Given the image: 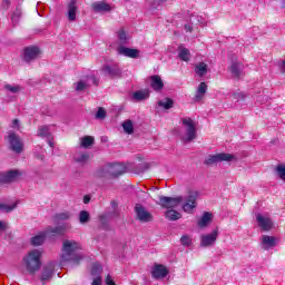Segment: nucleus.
I'll return each mask as SVG.
<instances>
[{
	"instance_id": "1",
	"label": "nucleus",
	"mask_w": 285,
	"mask_h": 285,
	"mask_svg": "<svg viewBox=\"0 0 285 285\" xmlns=\"http://www.w3.org/2000/svg\"><path fill=\"white\" fill-rule=\"evenodd\" d=\"M78 250H81V245L76 240H65L62 243V262H70L71 266L79 265V262L83 259V257L77 254Z\"/></svg>"
},
{
	"instance_id": "19",
	"label": "nucleus",
	"mask_w": 285,
	"mask_h": 285,
	"mask_svg": "<svg viewBox=\"0 0 285 285\" xmlns=\"http://www.w3.org/2000/svg\"><path fill=\"white\" fill-rule=\"evenodd\" d=\"M79 7L77 6V0H71L67 6V19L68 21H77V11Z\"/></svg>"
},
{
	"instance_id": "52",
	"label": "nucleus",
	"mask_w": 285,
	"mask_h": 285,
	"mask_svg": "<svg viewBox=\"0 0 285 285\" xmlns=\"http://www.w3.org/2000/svg\"><path fill=\"white\" fill-rule=\"evenodd\" d=\"M8 230V224L3 220H0V232Z\"/></svg>"
},
{
	"instance_id": "2",
	"label": "nucleus",
	"mask_w": 285,
	"mask_h": 285,
	"mask_svg": "<svg viewBox=\"0 0 285 285\" xmlns=\"http://www.w3.org/2000/svg\"><path fill=\"white\" fill-rule=\"evenodd\" d=\"M126 173V167L121 163L107 164L96 169L94 176L96 179H117Z\"/></svg>"
},
{
	"instance_id": "55",
	"label": "nucleus",
	"mask_w": 285,
	"mask_h": 285,
	"mask_svg": "<svg viewBox=\"0 0 285 285\" xmlns=\"http://www.w3.org/2000/svg\"><path fill=\"white\" fill-rule=\"evenodd\" d=\"M185 30H186V32H193V26L185 24Z\"/></svg>"
},
{
	"instance_id": "13",
	"label": "nucleus",
	"mask_w": 285,
	"mask_h": 285,
	"mask_svg": "<svg viewBox=\"0 0 285 285\" xmlns=\"http://www.w3.org/2000/svg\"><path fill=\"white\" fill-rule=\"evenodd\" d=\"M136 216L139 222L142 224H148V222H153V214L146 210V207L138 205L135 207Z\"/></svg>"
},
{
	"instance_id": "37",
	"label": "nucleus",
	"mask_w": 285,
	"mask_h": 285,
	"mask_svg": "<svg viewBox=\"0 0 285 285\" xmlns=\"http://www.w3.org/2000/svg\"><path fill=\"white\" fill-rule=\"evenodd\" d=\"M88 159H90V156L86 153L79 154L75 157V161H77V164H87Z\"/></svg>"
},
{
	"instance_id": "53",
	"label": "nucleus",
	"mask_w": 285,
	"mask_h": 285,
	"mask_svg": "<svg viewBox=\"0 0 285 285\" xmlns=\"http://www.w3.org/2000/svg\"><path fill=\"white\" fill-rule=\"evenodd\" d=\"M91 285H101V276L95 277Z\"/></svg>"
},
{
	"instance_id": "43",
	"label": "nucleus",
	"mask_w": 285,
	"mask_h": 285,
	"mask_svg": "<svg viewBox=\"0 0 285 285\" xmlns=\"http://www.w3.org/2000/svg\"><path fill=\"white\" fill-rule=\"evenodd\" d=\"M17 208V204L13 205H0V210H3L4 213H12Z\"/></svg>"
},
{
	"instance_id": "3",
	"label": "nucleus",
	"mask_w": 285,
	"mask_h": 285,
	"mask_svg": "<svg viewBox=\"0 0 285 285\" xmlns=\"http://www.w3.org/2000/svg\"><path fill=\"white\" fill-rule=\"evenodd\" d=\"M24 268L29 275H35L41 268V253L39 249H32L22 259Z\"/></svg>"
},
{
	"instance_id": "38",
	"label": "nucleus",
	"mask_w": 285,
	"mask_h": 285,
	"mask_svg": "<svg viewBox=\"0 0 285 285\" xmlns=\"http://www.w3.org/2000/svg\"><path fill=\"white\" fill-rule=\"evenodd\" d=\"M38 137H51L50 128L48 126H42L38 129Z\"/></svg>"
},
{
	"instance_id": "4",
	"label": "nucleus",
	"mask_w": 285,
	"mask_h": 285,
	"mask_svg": "<svg viewBox=\"0 0 285 285\" xmlns=\"http://www.w3.org/2000/svg\"><path fill=\"white\" fill-rule=\"evenodd\" d=\"M184 203V196L168 197V196H158L157 206L165 208L166 210H173L177 208L179 204Z\"/></svg>"
},
{
	"instance_id": "17",
	"label": "nucleus",
	"mask_w": 285,
	"mask_h": 285,
	"mask_svg": "<svg viewBox=\"0 0 285 285\" xmlns=\"http://www.w3.org/2000/svg\"><path fill=\"white\" fill-rule=\"evenodd\" d=\"M118 55H121L122 57H128L129 59H139L140 51L139 49L120 46L118 47Z\"/></svg>"
},
{
	"instance_id": "42",
	"label": "nucleus",
	"mask_w": 285,
	"mask_h": 285,
	"mask_svg": "<svg viewBox=\"0 0 285 285\" xmlns=\"http://www.w3.org/2000/svg\"><path fill=\"white\" fill-rule=\"evenodd\" d=\"M100 224L104 230H108L110 225H108V217L106 215L100 216Z\"/></svg>"
},
{
	"instance_id": "16",
	"label": "nucleus",
	"mask_w": 285,
	"mask_h": 285,
	"mask_svg": "<svg viewBox=\"0 0 285 285\" xmlns=\"http://www.w3.org/2000/svg\"><path fill=\"white\" fill-rule=\"evenodd\" d=\"M101 70L106 77H110L111 79L121 77V69L117 65H105Z\"/></svg>"
},
{
	"instance_id": "39",
	"label": "nucleus",
	"mask_w": 285,
	"mask_h": 285,
	"mask_svg": "<svg viewBox=\"0 0 285 285\" xmlns=\"http://www.w3.org/2000/svg\"><path fill=\"white\" fill-rule=\"evenodd\" d=\"M118 40H119V43H121L122 46L125 43H128V35H126V31H124V29H120L118 31Z\"/></svg>"
},
{
	"instance_id": "30",
	"label": "nucleus",
	"mask_w": 285,
	"mask_h": 285,
	"mask_svg": "<svg viewBox=\"0 0 285 285\" xmlns=\"http://www.w3.org/2000/svg\"><path fill=\"white\" fill-rule=\"evenodd\" d=\"M178 50V57L179 59H181V61H190V50H188L184 46H180Z\"/></svg>"
},
{
	"instance_id": "36",
	"label": "nucleus",
	"mask_w": 285,
	"mask_h": 285,
	"mask_svg": "<svg viewBox=\"0 0 285 285\" xmlns=\"http://www.w3.org/2000/svg\"><path fill=\"white\" fill-rule=\"evenodd\" d=\"M79 222L80 224H88V222H90V213L87 210H81L79 213Z\"/></svg>"
},
{
	"instance_id": "12",
	"label": "nucleus",
	"mask_w": 285,
	"mask_h": 285,
	"mask_svg": "<svg viewBox=\"0 0 285 285\" xmlns=\"http://www.w3.org/2000/svg\"><path fill=\"white\" fill-rule=\"evenodd\" d=\"M256 222H257L259 228L264 233H268V230L273 229V220L268 216H264L262 214H257L256 215Z\"/></svg>"
},
{
	"instance_id": "14",
	"label": "nucleus",
	"mask_w": 285,
	"mask_h": 285,
	"mask_svg": "<svg viewBox=\"0 0 285 285\" xmlns=\"http://www.w3.org/2000/svg\"><path fill=\"white\" fill-rule=\"evenodd\" d=\"M168 267L161 264L154 265L151 269V276L154 277V279H164L168 276Z\"/></svg>"
},
{
	"instance_id": "24",
	"label": "nucleus",
	"mask_w": 285,
	"mask_h": 285,
	"mask_svg": "<svg viewBox=\"0 0 285 285\" xmlns=\"http://www.w3.org/2000/svg\"><path fill=\"white\" fill-rule=\"evenodd\" d=\"M195 72L198 77H206V75H208V65L205 62H198L195 66Z\"/></svg>"
},
{
	"instance_id": "41",
	"label": "nucleus",
	"mask_w": 285,
	"mask_h": 285,
	"mask_svg": "<svg viewBox=\"0 0 285 285\" xmlns=\"http://www.w3.org/2000/svg\"><path fill=\"white\" fill-rule=\"evenodd\" d=\"M276 173H277L279 179H283V181H285V166L284 165H278L276 167Z\"/></svg>"
},
{
	"instance_id": "58",
	"label": "nucleus",
	"mask_w": 285,
	"mask_h": 285,
	"mask_svg": "<svg viewBox=\"0 0 285 285\" xmlns=\"http://www.w3.org/2000/svg\"><path fill=\"white\" fill-rule=\"evenodd\" d=\"M111 208H114V210L117 208V202H111Z\"/></svg>"
},
{
	"instance_id": "51",
	"label": "nucleus",
	"mask_w": 285,
	"mask_h": 285,
	"mask_svg": "<svg viewBox=\"0 0 285 285\" xmlns=\"http://www.w3.org/2000/svg\"><path fill=\"white\" fill-rule=\"evenodd\" d=\"M11 127L14 128L16 130H19V128H20L19 119H17V118L13 119Z\"/></svg>"
},
{
	"instance_id": "29",
	"label": "nucleus",
	"mask_w": 285,
	"mask_h": 285,
	"mask_svg": "<svg viewBox=\"0 0 285 285\" xmlns=\"http://www.w3.org/2000/svg\"><path fill=\"white\" fill-rule=\"evenodd\" d=\"M46 237H48V234H46V232H42L39 235L33 236L31 238L32 246H41V244H43V242H46Z\"/></svg>"
},
{
	"instance_id": "22",
	"label": "nucleus",
	"mask_w": 285,
	"mask_h": 285,
	"mask_svg": "<svg viewBox=\"0 0 285 285\" xmlns=\"http://www.w3.org/2000/svg\"><path fill=\"white\" fill-rule=\"evenodd\" d=\"M150 81V88H153L155 92H161V90H164V80H161L160 76H151Z\"/></svg>"
},
{
	"instance_id": "25",
	"label": "nucleus",
	"mask_w": 285,
	"mask_h": 285,
	"mask_svg": "<svg viewBox=\"0 0 285 285\" xmlns=\"http://www.w3.org/2000/svg\"><path fill=\"white\" fill-rule=\"evenodd\" d=\"M210 222H213V214L205 212L202 218L198 220V226L199 228H206Z\"/></svg>"
},
{
	"instance_id": "35",
	"label": "nucleus",
	"mask_w": 285,
	"mask_h": 285,
	"mask_svg": "<svg viewBox=\"0 0 285 285\" xmlns=\"http://www.w3.org/2000/svg\"><path fill=\"white\" fill-rule=\"evenodd\" d=\"M239 68H242V65H239V62L232 63L230 72L234 77H239L242 75V70Z\"/></svg>"
},
{
	"instance_id": "57",
	"label": "nucleus",
	"mask_w": 285,
	"mask_h": 285,
	"mask_svg": "<svg viewBox=\"0 0 285 285\" xmlns=\"http://www.w3.org/2000/svg\"><path fill=\"white\" fill-rule=\"evenodd\" d=\"M281 72L285 73V60L282 62Z\"/></svg>"
},
{
	"instance_id": "40",
	"label": "nucleus",
	"mask_w": 285,
	"mask_h": 285,
	"mask_svg": "<svg viewBox=\"0 0 285 285\" xmlns=\"http://www.w3.org/2000/svg\"><path fill=\"white\" fill-rule=\"evenodd\" d=\"M4 90L11 92L12 95H17L21 90L20 86L4 85Z\"/></svg>"
},
{
	"instance_id": "44",
	"label": "nucleus",
	"mask_w": 285,
	"mask_h": 285,
	"mask_svg": "<svg viewBox=\"0 0 285 285\" xmlns=\"http://www.w3.org/2000/svg\"><path fill=\"white\" fill-rule=\"evenodd\" d=\"M180 243L183 244V246H190V244H193V238H190V236L188 235H184L180 238Z\"/></svg>"
},
{
	"instance_id": "54",
	"label": "nucleus",
	"mask_w": 285,
	"mask_h": 285,
	"mask_svg": "<svg viewBox=\"0 0 285 285\" xmlns=\"http://www.w3.org/2000/svg\"><path fill=\"white\" fill-rule=\"evenodd\" d=\"M47 139H48V145L50 146V148H55V142H52L51 136H49Z\"/></svg>"
},
{
	"instance_id": "11",
	"label": "nucleus",
	"mask_w": 285,
	"mask_h": 285,
	"mask_svg": "<svg viewBox=\"0 0 285 285\" xmlns=\"http://www.w3.org/2000/svg\"><path fill=\"white\" fill-rule=\"evenodd\" d=\"M8 137H9V144H10L11 150H13V153H17L18 155L22 153L23 142H21V139L19 138V136L10 131Z\"/></svg>"
},
{
	"instance_id": "9",
	"label": "nucleus",
	"mask_w": 285,
	"mask_h": 285,
	"mask_svg": "<svg viewBox=\"0 0 285 285\" xmlns=\"http://www.w3.org/2000/svg\"><path fill=\"white\" fill-rule=\"evenodd\" d=\"M219 237V228H215L210 234H203L200 236V247L202 248H210Z\"/></svg>"
},
{
	"instance_id": "56",
	"label": "nucleus",
	"mask_w": 285,
	"mask_h": 285,
	"mask_svg": "<svg viewBox=\"0 0 285 285\" xmlns=\"http://www.w3.org/2000/svg\"><path fill=\"white\" fill-rule=\"evenodd\" d=\"M89 203H90L89 196H85V197H83V204H89Z\"/></svg>"
},
{
	"instance_id": "18",
	"label": "nucleus",
	"mask_w": 285,
	"mask_h": 285,
	"mask_svg": "<svg viewBox=\"0 0 285 285\" xmlns=\"http://www.w3.org/2000/svg\"><path fill=\"white\" fill-rule=\"evenodd\" d=\"M52 275H55V263H48L43 266L41 282L46 284L49 279H52Z\"/></svg>"
},
{
	"instance_id": "49",
	"label": "nucleus",
	"mask_w": 285,
	"mask_h": 285,
	"mask_svg": "<svg viewBox=\"0 0 285 285\" xmlns=\"http://www.w3.org/2000/svg\"><path fill=\"white\" fill-rule=\"evenodd\" d=\"M161 3H164V0H154V1L151 2V8H153L154 10H157V9L159 8V6H161Z\"/></svg>"
},
{
	"instance_id": "45",
	"label": "nucleus",
	"mask_w": 285,
	"mask_h": 285,
	"mask_svg": "<svg viewBox=\"0 0 285 285\" xmlns=\"http://www.w3.org/2000/svg\"><path fill=\"white\" fill-rule=\"evenodd\" d=\"M86 88H88V83H86L85 81L80 80L76 83V90L77 92H81V90H86Z\"/></svg>"
},
{
	"instance_id": "15",
	"label": "nucleus",
	"mask_w": 285,
	"mask_h": 285,
	"mask_svg": "<svg viewBox=\"0 0 285 285\" xmlns=\"http://www.w3.org/2000/svg\"><path fill=\"white\" fill-rule=\"evenodd\" d=\"M277 246V238L275 236L263 235L261 238V248L263 250H271Z\"/></svg>"
},
{
	"instance_id": "47",
	"label": "nucleus",
	"mask_w": 285,
	"mask_h": 285,
	"mask_svg": "<svg viewBox=\"0 0 285 285\" xmlns=\"http://www.w3.org/2000/svg\"><path fill=\"white\" fill-rule=\"evenodd\" d=\"M19 19H21V11L16 10V12L11 17V21L13 23H19Z\"/></svg>"
},
{
	"instance_id": "31",
	"label": "nucleus",
	"mask_w": 285,
	"mask_h": 285,
	"mask_svg": "<svg viewBox=\"0 0 285 285\" xmlns=\"http://www.w3.org/2000/svg\"><path fill=\"white\" fill-rule=\"evenodd\" d=\"M174 104L175 102L170 98H165V99L158 101V106L160 108H164L165 110H170V108H173Z\"/></svg>"
},
{
	"instance_id": "8",
	"label": "nucleus",
	"mask_w": 285,
	"mask_h": 285,
	"mask_svg": "<svg viewBox=\"0 0 285 285\" xmlns=\"http://www.w3.org/2000/svg\"><path fill=\"white\" fill-rule=\"evenodd\" d=\"M23 177V171L19 169H10L8 171L0 173V184H14Z\"/></svg>"
},
{
	"instance_id": "10",
	"label": "nucleus",
	"mask_w": 285,
	"mask_h": 285,
	"mask_svg": "<svg viewBox=\"0 0 285 285\" xmlns=\"http://www.w3.org/2000/svg\"><path fill=\"white\" fill-rule=\"evenodd\" d=\"M39 55H41V50L38 47H35V46L27 47L23 50V60L27 63H30V61H35V59H38Z\"/></svg>"
},
{
	"instance_id": "23",
	"label": "nucleus",
	"mask_w": 285,
	"mask_h": 285,
	"mask_svg": "<svg viewBox=\"0 0 285 285\" xmlns=\"http://www.w3.org/2000/svg\"><path fill=\"white\" fill-rule=\"evenodd\" d=\"M148 97H150L149 89L138 90L132 94L134 101H144V99H148Z\"/></svg>"
},
{
	"instance_id": "46",
	"label": "nucleus",
	"mask_w": 285,
	"mask_h": 285,
	"mask_svg": "<svg viewBox=\"0 0 285 285\" xmlns=\"http://www.w3.org/2000/svg\"><path fill=\"white\" fill-rule=\"evenodd\" d=\"M96 119H106V109L100 107L96 114Z\"/></svg>"
},
{
	"instance_id": "48",
	"label": "nucleus",
	"mask_w": 285,
	"mask_h": 285,
	"mask_svg": "<svg viewBox=\"0 0 285 285\" xmlns=\"http://www.w3.org/2000/svg\"><path fill=\"white\" fill-rule=\"evenodd\" d=\"M234 99H236V101H243V99H246V95H244V92H236L233 95Z\"/></svg>"
},
{
	"instance_id": "5",
	"label": "nucleus",
	"mask_w": 285,
	"mask_h": 285,
	"mask_svg": "<svg viewBox=\"0 0 285 285\" xmlns=\"http://www.w3.org/2000/svg\"><path fill=\"white\" fill-rule=\"evenodd\" d=\"M220 161H237V157L232 154L219 153L216 155H209L204 160L205 166H215V164H220Z\"/></svg>"
},
{
	"instance_id": "50",
	"label": "nucleus",
	"mask_w": 285,
	"mask_h": 285,
	"mask_svg": "<svg viewBox=\"0 0 285 285\" xmlns=\"http://www.w3.org/2000/svg\"><path fill=\"white\" fill-rule=\"evenodd\" d=\"M105 284L106 285H117V284H115V281H112V276H110V275H107Z\"/></svg>"
},
{
	"instance_id": "20",
	"label": "nucleus",
	"mask_w": 285,
	"mask_h": 285,
	"mask_svg": "<svg viewBox=\"0 0 285 285\" xmlns=\"http://www.w3.org/2000/svg\"><path fill=\"white\" fill-rule=\"evenodd\" d=\"M94 12H112L114 7L104 1L94 2L91 4Z\"/></svg>"
},
{
	"instance_id": "28",
	"label": "nucleus",
	"mask_w": 285,
	"mask_h": 285,
	"mask_svg": "<svg viewBox=\"0 0 285 285\" xmlns=\"http://www.w3.org/2000/svg\"><path fill=\"white\" fill-rule=\"evenodd\" d=\"M165 217L169 222H177V219H181V214L175 209H168L165 212Z\"/></svg>"
},
{
	"instance_id": "21",
	"label": "nucleus",
	"mask_w": 285,
	"mask_h": 285,
	"mask_svg": "<svg viewBox=\"0 0 285 285\" xmlns=\"http://www.w3.org/2000/svg\"><path fill=\"white\" fill-rule=\"evenodd\" d=\"M47 237H55L57 235H65L66 234V226L65 225H58L56 227L49 226L45 230Z\"/></svg>"
},
{
	"instance_id": "6",
	"label": "nucleus",
	"mask_w": 285,
	"mask_h": 285,
	"mask_svg": "<svg viewBox=\"0 0 285 285\" xmlns=\"http://www.w3.org/2000/svg\"><path fill=\"white\" fill-rule=\"evenodd\" d=\"M183 124L186 128L183 141H185L186 144H190V141L197 139V127L195 126V121L191 118H184Z\"/></svg>"
},
{
	"instance_id": "59",
	"label": "nucleus",
	"mask_w": 285,
	"mask_h": 285,
	"mask_svg": "<svg viewBox=\"0 0 285 285\" xmlns=\"http://www.w3.org/2000/svg\"><path fill=\"white\" fill-rule=\"evenodd\" d=\"M90 79L97 86V78H95V76H91Z\"/></svg>"
},
{
	"instance_id": "26",
	"label": "nucleus",
	"mask_w": 285,
	"mask_h": 285,
	"mask_svg": "<svg viewBox=\"0 0 285 285\" xmlns=\"http://www.w3.org/2000/svg\"><path fill=\"white\" fill-rule=\"evenodd\" d=\"M206 90H208V86L206 85V82H200L196 91L195 100L202 101V99H204V96L206 95Z\"/></svg>"
},
{
	"instance_id": "34",
	"label": "nucleus",
	"mask_w": 285,
	"mask_h": 285,
	"mask_svg": "<svg viewBox=\"0 0 285 285\" xmlns=\"http://www.w3.org/2000/svg\"><path fill=\"white\" fill-rule=\"evenodd\" d=\"M122 128L127 135H132V132H135V127L132 126V120H126L125 122H122Z\"/></svg>"
},
{
	"instance_id": "32",
	"label": "nucleus",
	"mask_w": 285,
	"mask_h": 285,
	"mask_svg": "<svg viewBox=\"0 0 285 285\" xmlns=\"http://www.w3.org/2000/svg\"><path fill=\"white\" fill-rule=\"evenodd\" d=\"M94 144H95V137H92V136H85V137L81 138L80 146L82 148H89Z\"/></svg>"
},
{
	"instance_id": "27",
	"label": "nucleus",
	"mask_w": 285,
	"mask_h": 285,
	"mask_svg": "<svg viewBox=\"0 0 285 285\" xmlns=\"http://www.w3.org/2000/svg\"><path fill=\"white\" fill-rule=\"evenodd\" d=\"M72 217V213L70 212H61L53 216L55 224H59V222H68Z\"/></svg>"
},
{
	"instance_id": "33",
	"label": "nucleus",
	"mask_w": 285,
	"mask_h": 285,
	"mask_svg": "<svg viewBox=\"0 0 285 285\" xmlns=\"http://www.w3.org/2000/svg\"><path fill=\"white\" fill-rule=\"evenodd\" d=\"M104 272V267H101V264L95 263L91 267V275L94 277H100L101 273Z\"/></svg>"
},
{
	"instance_id": "7",
	"label": "nucleus",
	"mask_w": 285,
	"mask_h": 285,
	"mask_svg": "<svg viewBox=\"0 0 285 285\" xmlns=\"http://www.w3.org/2000/svg\"><path fill=\"white\" fill-rule=\"evenodd\" d=\"M199 197V193L197 191H189V194L184 198L183 202V210L188 215H193L195 213V208H197V198Z\"/></svg>"
}]
</instances>
